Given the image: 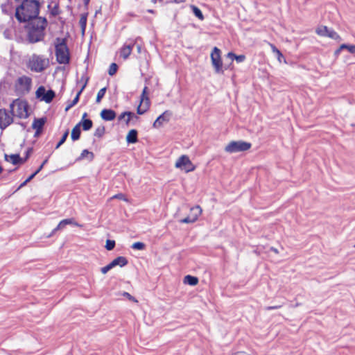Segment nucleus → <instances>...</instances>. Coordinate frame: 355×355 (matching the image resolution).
I'll return each instance as SVG.
<instances>
[{"label": "nucleus", "instance_id": "nucleus-1", "mask_svg": "<svg viewBox=\"0 0 355 355\" xmlns=\"http://www.w3.org/2000/svg\"><path fill=\"white\" fill-rule=\"evenodd\" d=\"M40 12V3L37 0H24L16 8L15 17L19 22H26L37 17Z\"/></svg>", "mask_w": 355, "mask_h": 355}, {"label": "nucleus", "instance_id": "nucleus-2", "mask_svg": "<svg viewBox=\"0 0 355 355\" xmlns=\"http://www.w3.org/2000/svg\"><path fill=\"white\" fill-rule=\"evenodd\" d=\"M29 21L27 26L28 41L31 43L42 41L44 37V30L47 26L46 19L39 17Z\"/></svg>", "mask_w": 355, "mask_h": 355}, {"label": "nucleus", "instance_id": "nucleus-3", "mask_svg": "<svg viewBox=\"0 0 355 355\" xmlns=\"http://www.w3.org/2000/svg\"><path fill=\"white\" fill-rule=\"evenodd\" d=\"M56 60L60 64H67L70 61V53L65 38L58 37L55 42Z\"/></svg>", "mask_w": 355, "mask_h": 355}, {"label": "nucleus", "instance_id": "nucleus-4", "mask_svg": "<svg viewBox=\"0 0 355 355\" xmlns=\"http://www.w3.org/2000/svg\"><path fill=\"white\" fill-rule=\"evenodd\" d=\"M10 110L13 117L26 119L29 115L28 104L26 100L15 99L10 105Z\"/></svg>", "mask_w": 355, "mask_h": 355}, {"label": "nucleus", "instance_id": "nucleus-5", "mask_svg": "<svg viewBox=\"0 0 355 355\" xmlns=\"http://www.w3.org/2000/svg\"><path fill=\"white\" fill-rule=\"evenodd\" d=\"M49 66V60L42 55L33 54L27 63L28 68L34 72H42Z\"/></svg>", "mask_w": 355, "mask_h": 355}, {"label": "nucleus", "instance_id": "nucleus-6", "mask_svg": "<svg viewBox=\"0 0 355 355\" xmlns=\"http://www.w3.org/2000/svg\"><path fill=\"white\" fill-rule=\"evenodd\" d=\"M32 78L27 76H19L15 82L14 90L17 95L24 96L28 94L32 88Z\"/></svg>", "mask_w": 355, "mask_h": 355}, {"label": "nucleus", "instance_id": "nucleus-7", "mask_svg": "<svg viewBox=\"0 0 355 355\" xmlns=\"http://www.w3.org/2000/svg\"><path fill=\"white\" fill-rule=\"evenodd\" d=\"M251 143L244 141H232L225 147V150L229 153L247 151L250 149Z\"/></svg>", "mask_w": 355, "mask_h": 355}, {"label": "nucleus", "instance_id": "nucleus-8", "mask_svg": "<svg viewBox=\"0 0 355 355\" xmlns=\"http://www.w3.org/2000/svg\"><path fill=\"white\" fill-rule=\"evenodd\" d=\"M150 101L148 96V87L146 86L143 89L139 105L137 109V113L138 114H144L146 113L150 108Z\"/></svg>", "mask_w": 355, "mask_h": 355}, {"label": "nucleus", "instance_id": "nucleus-9", "mask_svg": "<svg viewBox=\"0 0 355 355\" xmlns=\"http://www.w3.org/2000/svg\"><path fill=\"white\" fill-rule=\"evenodd\" d=\"M176 168H181L185 171L187 173L191 172L195 170L196 167L191 162L189 157L187 155L180 156L175 162V164Z\"/></svg>", "mask_w": 355, "mask_h": 355}, {"label": "nucleus", "instance_id": "nucleus-10", "mask_svg": "<svg viewBox=\"0 0 355 355\" xmlns=\"http://www.w3.org/2000/svg\"><path fill=\"white\" fill-rule=\"evenodd\" d=\"M35 96L36 98H40V101L49 103L54 98L55 92L51 89L46 92V89L44 86H40L35 92Z\"/></svg>", "mask_w": 355, "mask_h": 355}, {"label": "nucleus", "instance_id": "nucleus-11", "mask_svg": "<svg viewBox=\"0 0 355 355\" xmlns=\"http://www.w3.org/2000/svg\"><path fill=\"white\" fill-rule=\"evenodd\" d=\"M211 60L215 71L219 73L222 71L223 62L220 55V50L218 47H214L211 53Z\"/></svg>", "mask_w": 355, "mask_h": 355}, {"label": "nucleus", "instance_id": "nucleus-12", "mask_svg": "<svg viewBox=\"0 0 355 355\" xmlns=\"http://www.w3.org/2000/svg\"><path fill=\"white\" fill-rule=\"evenodd\" d=\"M202 209L199 205H196L190 209L189 215L180 220L182 223H195L202 214Z\"/></svg>", "mask_w": 355, "mask_h": 355}, {"label": "nucleus", "instance_id": "nucleus-13", "mask_svg": "<svg viewBox=\"0 0 355 355\" xmlns=\"http://www.w3.org/2000/svg\"><path fill=\"white\" fill-rule=\"evenodd\" d=\"M13 122L12 114H9L6 109H0V128L5 129Z\"/></svg>", "mask_w": 355, "mask_h": 355}, {"label": "nucleus", "instance_id": "nucleus-14", "mask_svg": "<svg viewBox=\"0 0 355 355\" xmlns=\"http://www.w3.org/2000/svg\"><path fill=\"white\" fill-rule=\"evenodd\" d=\"M135 46V42H131L128 44H125L120 49V55L123 58V60H126L129 55L131 54L133 47Z\"/></svg>", "mask_w": 355, "mask_h": 355}, {"label": "nucleus", "instance_id": "nucleus-15", "mask_svg": "<svg viewBox=\"0 0 355 355\" xmlns=\"http://www.w3.org/2000/svg\"><path fill=\"white\" fill-rule=\"evenodd\" d=\"M100 114L105 121H112L116 118V112L110 109H103Z\"/></svg>", "mask_w": 355, "mask_h": 355}, {"label": "nucleus", "instance_id": "nucleus-16", "mask_svg": "<svg viewBox=\"0 0 355 355\" xmlns=\"http://www.w3.org/2000/svg\"><path fill=\"white\" fill-rule=\"evenodd\" d=\"M166 114L169 115L170 113L168 111H166L157 118L153 125L154 128H159L162 125L164 121H168L169 119L165 116Z\"/></svg>", "mask_w": 355, "mask_h": 355}, {"label": "nucleus", "instance_id": "nucleus-17", "mask_svg": "<svg viewBox=\"0 0 355 355\" xmlns=\"http://www.w3.org/2000/svg\"><path fill=\"white\" fill-rule=\"evenodd\" d=\"M87 116V114L86 112H85L83 114V118H82L81 122L79 123H80V125H82L83 130H85V131L90 130L93 125V122L91 119H85V117Z\"/></svg>", "mask_w": 355, "mask_h": 355}, {"label": "nucleus", "instance_id": "nucleus-18", "mask_svg": "<svg viewBox=\"0 0 355 355\" xmlns=\"http://www.w3.org/2000/svg\"><path fill=\"white\" fill-rule=\"evenodd\" d=\"M86 85H87V83H85L83 86L82 87L80 88V89L77 92L76 94V96H75V98H73V100L65 108V110L67 111L68 110H69L71 107H72L73 106H74L76 104L78 103V101H79V98H80V96L81 94V93L83 92V91L84 90V89L86 87Z\"/></svg>", "mask_w": 355, "mask_h": 355}, {"label": "nucleus", "instance_id": "nucleus-19", "mask_svg": "<svg viewBox=\"0 0 355 355\" xmlns=\"http://www.w3.org/2000/svg\"><path fill=\"white\" fill-rule=\"evenodd\" d=\"M126 141L129 144L136 143L138 141L137 131L135 129L130 130L126 136Z\"/></svg>", "mask_w": 355, "mask_h": 355}, {"label": "nucleus", "instance_id": "nucleus-20", "mask_svg": "<svg viewBox=\"0 0 355 355\" xmlns=\"http://www.w3.org/2000/svg\"><path fill=\"white\" fill-rule=\"evenodd\" d=\"M110 263H111L112 266H113V268L116 266L123 267L128 264V260L124 257H118Z\"/></svg>", "mask_w": 355, "mask_h": 355}, {"label": "nucleus", "instance_id": "nucleus-21", "mask_svg": "<svg viewBox=\"0 0 355 355\" xmlns=\"http://www.w3.org/2000/svg\"><path fill=\"white\" fill-rule=\"evenodd\" d=\"M45 123V119L43 118L35 119L33 123V128L35 129L37 133H39Z\"/></svg>", "mask_w": 355, "mask_h": 355}, {"label": "nucleus", "instance_id": "nucleus-22", "mask_svg": "<svg viewBox=\"0 0 355 355\" xmlns=\"http://www.w3.org/2000/svg\"><path fill=\"white\" fill-rule=\"evenodd\" d=\"M198 282L199 280L197 277L191 276L189 275H186L183 279L184 284H189L190 286H196L198 284Z\"/></svg>", "mask_w": 355, "mask_h": 355}, {"label": "nucleus", "instance_id": "nucleus-23", "mask_svg": "<svg viewBox=\"0 0 355 355\" xmlns=\"http://www.w3.org/2000/svg\"><path fill=\"white\" fill-rule=\"evenodd\" d=\"M80 123H78V124L76 125L73 127V128L72 129L71 137L73 141H76V140L79 139V138L80 137Z\"/></svg>", "mask_w": 355, "mask_h": 355}, {"label": "nucleus", "instance_id": "nucleus-24", "mask_svg": "<svg viewBox=\"0 0 355 355\" xmlns=\"http://www.w3.org/2000/svg\"><path fill=\"white\" fill-rule=\"evenodd\" d=\"M85 158H88L90 161H92L94 158V155L92 152H90L87 149H85L82 151L80 155L78 157L77 160L80 161Z\"/></svg>", "mask_w": 355, "mask_h": 355}, {"label": "nucleus", "instance_id": "nucleus-25", "mask_svg": "<svg viewBox=\"0 0 355 355\" xmlns=\"http://www.w3.org/2000/svg\"><path fill=\"white\" fill-rule=\"evenodd\" d=\"M87 14H82L80 15V19H79V24L81 28L82 33L84 34L86 26H87Z\"/></svg>", "mask_w": 355, "mask_h": 355}, {"label": "nucleus", "instance_id": "nucleus-26", "mask_svg": "<svg viewBox=\"0 0 355 355\" xmlns=\"http://www.w3.org/2000/svg\"><path fill=\"white\" fill-rule=\"evenodd\" d=\"M329 31V29L326 26H320L318 27L315 30V33L322 37H327V34Z\"/></svg>", "mask_w": 355, "mask_h": 355}, {"label": "nucleus", "instance_id": "nucleus-27", "mask_svg": "<svg viewBox=\"0 0 355 355\" xmlns=\"http://www.w3.org/2000/svg\"><path fill=\"white\" fill-rule=\"evenodd\" d=\"M10 159L9 161L12 164H17L19 163H24L23 159L20 157L19 155L18 154H12L9 156Z\"/></svg>", "mask_w": 355, "mask_h": 355}, {"label": "nucleus", "instance_id": "nucleus-28", "mask_svg": "<svg viewBox=\"0 0 355 355\" xmlns=\"http://www.w3.org/2000/svg\"><path fill=\"white\" fill-rule=\"evenodd\" d=\"M227 57L232 59H235L237 62H242L245 60V56L244 55H236L232 52L228 53Z\"/></svg>", "mask_w": 355, "mask_h": 355}, {"label": "nucleus", "instance_id": "nucleus-29", "mask_svg": "<svg viewBox=\"0 0 355 355\" xmlns=\"http://www.w3.org/2000/svg\"><path fill=\"white\" fill-rule=\"evenodd\" d=\"M191 8L196 17H198L200 20L204 19V15L202 11L197 6L192 5L191 6Z\"/></svg>", "mask_w": 355, "mask_h": 355}, {"label": "nucleus", "instance_id": "nucleus-30", "mask_svg": "<svg viewBox=\"0 0 355 355\" xmlns=\"http://www.w3.org/2000/svg\"><path fill=\"white\" fill-rule=\"evenodd\" d=\"M269 45H270L272 52L277 55V60H279V62H282L281 59L283 58V54L274 44L269 43Z\"/></svg>", "mask_w": 355, "mask_h": 355}, {"label": "nucleus", "instance_id": "nucleus-31", "mask_svg": "<svg viewBox=\"0 0 355 355\" xmlns=\"http://www.w3.org/2000/svg\"><path fill=\"white\" fill-rule=\"evenodd\" d=\"M105 127L103 125H101V126L98 127L95 130L94 135L95 137H96L98 138H101L103 136V135L105 134Z\"/></svg>", "mask_w": 355, "mask_h": 355}, {"label": "nucleus", "instance_id": "nucleus-32", "mask_svg": "<svg viewBox=\"0 0 355 355\" xmlns=\"http://www.w3.org/2000/svg\"><path fill=\"white\" fill-rule=\"evenodd\" d=\"M118 65L113 62L110 65L109 69H108V74L111 76H114L118 70Z\"/></svg>", "mask_w": 355, "mask_h": 355}, {"label": "nucleus", "instance_id": "nucleus-33", "mask_svg": "<svg viewBox=\"0 0 355 355\" xmlns=\"http://www.w3.org/2000/svg\"><path fill=\"white\" fill-rule=\"evenodd\" d=\"M112 199H119L127 202H129V200L127 198L125 195L122 193H119L117 194L114 195L112 197L110 198V200Z\"/></svg>", "mask_w": 355, "mask_h": 355}, {"label": "nucleus", "instance_id": "nucleus-34", "mask_svg": "<svg viewBox=\"0 0 355 355\" xmlns=\"http://www.w3.org/2000/svg\"><path fill=\"white\" fill-rule=\"evenodd\" d=\"M327 37L336 40H340L341 38L340 35L334 30L329 29V31L327 34Z\"/></svg>", "mask_w": 355, "mask_h": 355}, {"label": "nucleus", "instance_id": "nucleus-35", "mask_svg": "<svg viewBox=\"0 0 355 355\" xmlns=\"http://www.w3.org/2000/svg\"><path fill=\"white\" fill-rule=\"evenodd\" d=\"M106 92V87L101 89L97 94L96 101L100 103L101 99L104 97Z\"/></svg>", "mask_w": 355, "mask_h": 355}, {"label": "nucleus", "instance_id": "nucleus-36", "mask_svg": "<svg viewBox=\"0 0 355 355\" xmlns=\"http://www.w3.org/2000/svg\"><path fill=\"white\" fill-rule=\"evenodd\" d=\"M125 116H135V119L137 120L139 119V117L137 116H136L134 113H132L131 112H124L119 115V121L122 120Z\"/></svg>", "mask_w": 355, "mask_h": 355}, {"label": "nucleus", "instance_id": "nucleus-37", "mask_svg": "<svg viewBox=\"0 0 355 355\" xmlns=\"http://www.w3.org/2000/svg\"><path fill=\"white\" fill-rule=\"evenodd\" d=\"M63 220L64 221L63 223H65L66 225H75V226H77V227H83V225L78 223L72 218H71L63 219Z\"/></svg>", "mask_w": 355, "mask_h": 355}, {"label": "nucleus", "instance_id": "nucleus-38", "mask_svg": "<svg viewBox=\"0 0 355 355\" xmlns=\"http://www.w3.org/2000/svg\"><path fill=\"white\" fill-rule=\"evenodd\" d=\"M68 135H69V130H67L64 132V133L63 134V135H62V138L60 139V141L56 145V146H55L56 149L58 148L62 144H63L65 142V141H66V139H67V138L68 137Z\"/></svg>", "mask_w": 355, "mask_h": 355}, {"label": "nucleus", "instance_id": "nucleus-39", "mask_svg": "<svg viewBox=\"0 0 355 355\" xmlns=\"http://www.w3.org/2000/svg\"><path fill=\"white\" fill-rule=\"evenodd\" d=\"M146 245L142 242H135L132 245V248L142 250L145 248Z\"/></svg>", "mask_w": 355, "mask_h": 355}, {"label": "nucleus", "instance_id": "nucleus-40", "mask_svg": "<svg viewBox=\"0 0 355 355\" xmlns=\"http://www.w3.org/2000/svg\"><path fill=\"white\" fill-rule=\"evenodd\" d=\"M115 246V241L114 240H107L105 244V248L107 250H112Z\"/></svg>", "mask_w": 355, "mask_h": 355}, {"label": "nucleus", "instance_id": "nucleus-41", "mask_svg": "<svg viewBox=\"0 0 355 355\" xmlns=\"http://www.w3.org/2000/svg\"><path fill=\"white\" fill-rule=\"evenodd\" d=\"M112 268H113V266H112L111 263H110L107 266L101 268V270L103 274H106Z\"/></svg>", "mask_w": 355, "mask_h": 355}, {"label": "nucleus", "instance_id": "nucleus-42", "mask_svg": "<svg viewBox=\"0 0 355 355\" xmlns=\"http://www.w3.org/2000/svg\"><path fill=\"white\" fill-rule=\"evenodd\" d=\"M123 295L125 297H127L129 300L130 301H132L134 302H137L138 301L133 297L128 292H124L123 293Z\"/></svg>", "mask_w": 355, "mask_h": 355}, {"label": "nucleus", "instance_id": "nucleus-43", "mask_svg": "<svg viewBox=\"0 0 355 355\" xmlns=\"http://www.w3.org/2000/svg\"><path fill=\"white\" fill-rule=\"evenodd\" d=\"M51 13L53 16H56V15H59L60 14V10H59L58 6H57V5L55 6L53 8V9L51 10Z\"/></svg>", "mask_w": 355, "mask_h": 355}, {"label": "nucleus", "instance_id": "nucleus-44", "mask_svg": "<svg viewBox=\"0 0 355 355\" xmlns=\"http://www.w3.org/2000/svg\"><path fill=\"white\" fill-rule=\"evenodd\" d=\"M64 221V220H62L58 225V226L54 229V232L63 229L67 225L65 223H63Z\"/></svg>", "mask_w": 355, "mask_h": 355}, {"label": "nucleus", "instance_id": "nucleus-45", "mask_svg": "<svg viewBox=\"0 0 355 355\" xmlns=\"http://www.w3.org/2000/svg\"><path fill=\"white\" fill-rule=\"evenodd\" d=\"M282 306L281 305H277V306H267L266 308V310H273V309H279L281 308Z\"/></svg>", "mask_w": 355, "mask_h": 355}, {"label": "nucleus", "instance_id": "nucleus-46", "mask_svg": "<svg viewBox=\"0 0 355 355\" xmlns=\"http://www.w3.org/2000/svg\"><path fill=\"white\" fill-rule=\"evenodd\" d=\"M349 52L351 53H355V45H349L348 48Z\"/></svg>", "mask_w": 355, "mask_h": 355}, {"label": "nucleus", "instance_id": "nucleus-47", "mask_svg": "<svg viewBox=\"0 0 355 355\" xmlns=\"http://www.w3.org/2000/svg\"><path fill=\"white\" fill-rule=\"evenodd\" d=\"M31 152H32V148H29V149L27 150V152H26V156L25 159H23L24 162H25L28 159V157H29V155H30V153H31Z\"/></svg>", "mask_w": 355, "mask_h": 355}, {"label": "nucleus", "instance_id": "nucleus-48", "mask_svg": "<svg viewBox=\"0 0 355 355\" xmlns=\"http://www.w3.org/2000/svg\"><path fill=\"white\" fill-rule=\"evenodd\" d=\"M37 175V173H35V172H34L33 174H31L27 179H26V182H30L35 175Z\"/></svg>", "mask_w": 355, "mask_h": 355}, {"label": "nucleus", "instance_id": "nucleus-49", "mask_svg": "<svg viewBox=\"0 0 355 355\" xmlns=\"http://www.w3.org/2000/svg\"><path fill=\"white\" fill-rule=\"evenodd\" d=\"M349 46L348 44H343L340 46V49H347L348 50V48H349Z\"/></svg>", "mask_w": 355, "mask_h": 355}, {"label": "nucleus", "instance_id": "nucleus-50", "mask_svg": "<svg viewBox=\"0 0 355 355\" xmlns=\"http://www.w3.org/2000/svg\"><path fill=\"white\" fill-rule=\"evenodd\" d=\"M186 0H173V2L175 3H184Z\"/></svg>", "mask_w": 355, "mask_h": 355}, {"label": "nucleus", "instance_id": "nucleus-51", "mask_svg": "<svg viewBox=\"0 0 355 355\" xmlns=\"http://www.w3.org/2000/svg\"><path fill=\"white\" fill-rule=\"evenodd\" d=\"M132 118H135V116H127V118H126V119H125V123H126L127 125H128V123H130V119H131Z\"/></svg>", "mask_w": 355, "mask_h": 355}, {"label": "nucleus", "instance_id": "nucleus-52", "mask_svg": "<svg viewBox=\"0 0 355 355\" xmlns=\"http://www.w3.org/2000/svg\"><path fill=\"white\" fill-rule=\"evenodd\" d=\"M28 182H26V180L24 181L19 187L18 189H21V187H24Z\"/></svg>", "mask_w": 355, "mask_h": 355}, {"label": "nucleus", "instance_id": "nucleus-53", "mask_svg": "<svg viewBox=\"0 0 355 355\" xmlns=\"http://www.w3.org/2000/svg\"><path fill=\"white\" fill-rule=\"evenodd\" d=\"M42 168H43V165H40V166H39V168H38L35 171V173H37V174L40 171H42Z\"/></svg>", "mask_w": 355, "mask_h": 355}, {"label": "nucleus", "instance_id": "nucleus-54", "mask_svg": "<svg viewBox=\"0 0 355 355\" xmlns=\"http://www.w3.org/2000/svg\"><path fill=\"white\" fill-rule=\"evenodd\" d=\"M83 3H84V5L85 6H87L89 5V1H90V0H83Z\"/></svg>", "mask_w": 355, "mask_h": 355}, {"label": "nucleus", "instance_id": "nucleus-55", "mask_svg": "<svg viewBox=\"0 0 355 355\" xmlns=\"http://www.w3.org/2000/svg\"><path fill=\"white\" fill-rule=\"evenodd\" d=\"M164 0H158L159 2H163ZM152 3L155 4L157 1V0H151Z\"/></svg>", "mask_w": 355, "mask_h": 355}, {"label": "nucleus", "instance_id": "nucleus-56", "mask_svg": "<svg viewBox=\"0 0 355 355\" xmlns=\"http://www.w3.org/2000/svg\"><path fill=\"white\" fill-rule=\"evenodd\" d=\"M341 50H342V49H340V48H339V49H338L335 51V54H336V55H338V54L340 53Z\"/></svg>", "mask_w": 355, "mask_h": 355}, {"label": "nucleus", "instance_id": "nucleus-57", "mask_svg": "<svg viewBox=\"0 0 355 355\" xmlns=\"http://www.w3.org/2000/svg\"><path fill=\"white\" fill-rule=\"evenodd\" d=\"M48 162V159H46L43 161L41 165H43V166Z\"/></svg>", "mask_w": 355, "mask_h": 355}, {"label": "nucleus", "instance_id": "nucleus-58", "mask_svg": "<svg viewBox=\"0 0 355 355\" xmlns=\"http://www.w3.org/2000/svg\"><path fill=\"white\" fill-rule=\"evenodd\" d=\"M148 12L153 14V13H155V11L152 9H149V10H148Z\"/></svg>", "mask_w": 355, "mask_h": 355}, {"label": "nucleus", "instance_id": "nucleus-59", "mask_svg": "<svg viewBox=\"0 0 355 355\" xmlns=\"http://www.w3.org/2000/svg\"><path fill=\"white\" fill-rule=\"evenodd\" d=\"M3 171V168L1 167V166H0V174L2 173Z\"/></svg>", "mask_w": 355, "mask_h": 355}, {"label": "nucleus", "instance_id": "nucleus-60", "mask_svg": "<svg viewBox=\"0 0 355 355\" xmlns=\"http://www.w3.org/2000/svg\"><path fill=\"white\" fill-rule=\"evenodd\" d=\"M7 157H8V156L6 155H5L6 159V160H8V159H7Z\"/></svg>", "mask_w": 355, "mask_h": 355}, {"label": "nucleus", "instance_id": "nucleus-61", "mask_svg": "<svg viewBox=\"0 0 355 355\" xmlns=\"http://www.w3.org/2000/svg\"><path fill=\"white\" fill-rule=\"evenodd\" d=\"M354 248H355V244H354Z\"/></svg>", "mask_w": 355, "mask_h": 355}]
</instances>
